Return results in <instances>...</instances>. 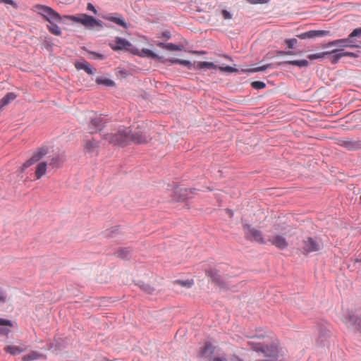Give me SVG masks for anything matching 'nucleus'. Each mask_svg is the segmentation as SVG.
Here are the masks:
<instances>
[{
    "mask_svg": "<svg viewBox=\"0 0 361 361\" xmlns=\"http://www.w3.org/2000/svg\"><path fill=\"white\" fill-rule=\"evenodd\" d=\"M130 130L129 128H122L115 133L106 135L104 139L114 145L124 146L130 142Z\"/></svg>",
    "mask_w": 361,
    "mask_h": 361,
    "instance_id": "f257e3e1",
    "label": "nucleus"
},
{
    "mask_svg": "<svg viewBox=\"0 0 361 361\" xmlns=\"http://www.w3.org/2000/svg\"><path fill=\"white\" fill-rule=\"evenodd\" d=\"M130 141L137 144H145L148 142L152 137L146 128H142L133 133H130Z\"/></svg>",
    "mask_w": 361,
    "mask_h": 361,
    "instance_id": "6e6552de",
    "label": "nucleus"
},
{
    "mask_svg": "<svg viewBox=\"0 0 361 361\" xmlns=\"http://www.w3.org/2000/svg\"><path fill=\"white\" fill-rule=\"evenodd\" d=\"M329 53L330 52H328V51H324V52H320V53L312 54H309L307 56V58L310 60H315V59H322L325 56L328 55Z\"/></svg>",
    "mask_w": 361,
    "mask_h": 361,
    "instance_id": "72a5a7b5",
    "label": "nucleus"
},
{
    "mask_svg": "<svg viewBox=\"0 0 361 361\" xmlns=\"http://www.w3.org/2000/svg\"><path fill=\"white\" fill-rule=\"evenodd\" d=\"M98 147V142L94 140H88L85 145V150L87 153H93Z\"/></svg>",
    "mask_w": 361,
    "mask_h": 361,
    "instance_id": "a878e982",
    "label": "nucleus"
},
{
    "mask_svg": "<svg viewBox=\"0 0 361 361\" xmlns=\"http://www.w3.org/2000/svg\"><path fill=\"white\" fill-rule=\"evenodd\" d=\"M109 45L114 50H121L123 49H128L131 44L125 39L116 37Z\"/></svg>",
    "mask_w": 361,
    "mask_h": 361,
    "instance_id": "dca6fc26",
    "label": "nucleus"
},
{
    "mask_svg": "<svg viewBox=\"0 0 361 361\" xmlns=\"http://www.w3.org/2000/svg\"><path fill=\"white\" fill-rule=\"evenodd\" d=\"M320 336H330V335L329 334H327V332H325V333H322L320 334Z\"/></svg>",
    "mask_w": 361,
    "mask_h": 361,
    "instance_id": "6e6d98bb",
    "label": "nucleus"
},
{
    "mask_svg": "<svg viewBox=\"0 0 361 361\" xmlns=\"http://www.w3.org/2000/svg\"><path fill=\"white\" fill-rule=\"evenodd\" d=\"M75 66L78 69H83V70H85L88 74H93L94 73V71L90 67V63L87 61H84L80 62V63H77L75 64Z\"/></svg>",
    "mask_w": 361,
    "mask_h": 361,
    "instance_id": "c85d7f7f",
    "label": "nucleus"
},
{
    "mask_svg": "<svg viewBox=\"0 0 361 361\" xmlns=\"http://www.w3.org/2000/svg\"><path fill=\"white\" fill-rule=\"evenodd\" d=\"M12 324L9 320L0 318V336H8Z\"/></svg>",
    "mask_w": 361,
    "mask_h": 361,
    "instance_id": "6ab92c4d",
    "label": "nucleus"
},
{
    "mask_svg": "<svg viewBox=\"0 0 361 361\" xmlns=\"http://www.w3.org/2000/svg\"><path fill=\"white\" fill-rule=\"evenodd\" d=\"M323 243L320 238L307 237L301 243V251L304 255L318 252L323 248Z\"/></svg>",
    "mask_w": 361,
    "mask_h": 361,
    "instance_id": "7ed1b4c3",
    "label": "nucleus"
},
{
    "mask_svg": "<svg viewBox=\"0 0 361 361\" xmlns=\"http://www.w3.org/2000/svg\"><path fill=\"white\" fill-rule=\"evenodd\" d=\"M346 324L348 325H357L358 329L361 331V318L357 319L354 317V315H349L345 321Z\"/></svg>",
    "mask_w": 361,
    "mask_h": 361,
    "instance_id": "c756f323",
    "label": "nucleus"
},
{
    "mask_svg": "<svg viewBox=\"0 0 361 361\" xmlns=\"http://www.w3.org/2000/svg\"><path fill=\"white\" fill-rule=\"evenodd\" d=\"M361 34V27H359V28H356L355 30H353V32L349 35V37L350 39L354 37H356L359 35Z\"/></svg>",
    "mask_w": 361,
    "mask_h": 361,
    "instance_id": "ea45409f",
    "label": "nucleus"
},
{
    "mask_svg": "<svg viewBox=\"0 0 361 361\" xmlns=\"http://www.w3.org/2000/svg\"><path fill=\"white\" fill-rule=\"evenodd\" d=\"M261 336H263L262 335H258L256 337H257V338H260Z\"/></svg>",
    "mask_w": 361,
    "mask_h": 361,
    "instance_id": "4d7b16f0",
    "label": "nucleus"
},
{
    "mask_svg": "<svg viewBox=\"0 0 361 361\" xmlns=\"http://www.w3.org/2000/svg\"><path fill=\"white\" fill-rule=\"evenodd\" d=\"M0 3H4L6 4H10L16 7L15 2L13 0H0Z\"/></svg>",
    "mask_w": 361,
    "mask_h": 361,
    "instance_id": "3c124183",
    "label": "nucleus"
},
{
    "mask_svg": "<svg viewBox=\"0 0 361 361\" xmlns=\"http://www.w3.org/2000/svg\"><path fill=\"white\" fill-rule=\"evenodd\" d=\"M27 349V346L24 344H20L18 345H8L5 348V350L7 353H9L11 355H18Z\"/></svg>",
    "mask_w": 361,
    "mask_h": 361,
    "instance_id": "aec40b11",
    "label": "nucleus"
},
{
    "mask_svg": "<svg viewBox=\"0 0 361 361\" xmlns=\"http://www.w3.org/2000/svg\"><path fill=\"white\" fill-rule=\"evenodd\" d=\"M214 352V347H213L209 343H206L205 345L200 350L199 356L204 357L210 361V358H214L212 355Z\"/></svg>",
    "mask_w": 361,
    "mask_h": 361,
    "instance_id": "a211bd4d",
    "label": "nucleus"
},
{
    "mask_svg": "<svg viewBox=\"0 0 361 361\" xmlns=\"http://www.w3.org/2000/svg\"><path fill=\"white\" fill-rule=\"evenodd\" d=\"M341 49V52L342 54V57H343V56L355 57L356 56V55L353 52L345 51L344 49Z\"/></svg>",
    "mask_w": 361,
    "mask_h": 361,
    "instance_id": "c03bdc74",
    "label": "nucleus"
},
{
    "mask_svg": "<svg viewBox=\"0 0 361 361\" xmlns=\"http://www.w3.org/2000/svg\"><path fill=\"white\" fill-rule=\"evenodd\" d=\"M222 71H226L228 73L235 72L237 70L231 66H226V67H219V68Z\"/></svg>",
    "mask_w": 361,
    "mask_h": 361,
    "instance_id": "37998d69",
    "label": "nucleus"
},
{
    "mask_svg": "<svg viewBox=\"0 0 361 361\" xmlns=\"http://www.w3.org/2000/svg\"><path fill=\"white\" fill-rule=\"evenodd\" d=\"M269 241L279 249L283 250L288 247L286 238L281 235H276L269 238Z\"/></svg>",
    "mask_w": 361,
    "mask_h": 361,
    "instance_id": "4468645a",
    "label": "nucleus"
},
{
    "mask_svg": "<svg viewBox=\"0 0 361 361\" xmlns=\"http://www.w3.org/2000/svg\"><path fill=\"white\" fill-rule=\"evenodd\" d=\"M47 169V163L46 161H41L38 163L35 167V176L36 179L41 178L45 175Z\"/></svg>",
    "mask_w": 361,
    "mask_h": 361,
    "instance_id": "412c9836",
    "label": "nucleus"
},
{
    "mask_svg": "<svg viewBox=\"0 0 361 361\" xmlns=\"http://www.w3.org/2000/svg\"><path fill=\"white\" fill-rule=\"evenodd\" d=\"M255 350L262 352L265 357H276L279 354L278 348L275 346L255 347Z\"/></svg>",
    "mask_w": 361,
    "mask_h": 361,
    "instance_id": "ddd939ff",
    "label": "nucleus"
},
{
    "mask_svg": "<svg viewBox=\"0 0 361 361\" xmlns=\"http://www.w3.org/2000/svg\"><path fill=\"white\" fill-rule=\"evenodd\" d=\"M330 32L329 30H310L301 34L297 35L296 36L301 39H312L316 37H321L329 35Z\"/></svg>",
    "mask_w": 361,
    "mask_h": 361,
    "instance_id": "f8f14e48",
    "label": "nucleus"
},
{
    "mask_svg": "<svg viewBox=\"0 0 361 361\" xmlns=\"http://www.w3.org/2000/svg\"><path fill=\"white\" fill-rule=\"evenodd\" d=\"M322 48H329L331 47H336L337 49H343L346 47H357V45L355 44L348 37L345 39H336L330 41L326 44L322 45Z\"/></svg>",
    "mask_w": 361,
    "mask_h": 361,
    "instance_id": "1a4fd4ad",
    "label": "nucleus"
},
{
    "mask_svg": "<svg viewBox=\"0 0 361 361\" xmlns=\"http://www.w3.org/2000/svg\"><path fill=\"white\" fill-rule=\"evenodd\" d=\"M97 83L99 84H104L106 85H110L113 83V82L108 79H97Z\"/></svg>",
    "mask_w": 361,
    "mask_h": 361,
    "instance_id": "a18cd8bd",
    "label": "nucleus"
},
{
    "mask_svg": "<svg viewBox=\"0 0 361 361\" xmlns=\"http://www.w3.org/2000/svg\"><path fill=\"white\" fill-rule=\"evenodd\" d=\"M359 262L361 263V259H360V260H359Z\"/></svg>",
    "mask_w": 361,
    "mask_h": 361,
    "instance_id": "bf43d9fd",
    "label": "nucleus"
},
{
    "mask_svg": "<svg viewBox=\"0 0 361 361\" xmlns=\"http://www.w3.org/2000/svg\"><path fill=\"white\" fill-rule=\"evenodd\" d=\"M87 118L89 119L87 129L90 133H95L104 126L105 121L102 115L95 112H89Z\"/></svg>",
    "mask_w": 361,
    "mask_h": 361,
    "instance_id": "39448f33",
    "label": "nucleus"
},
{
    "mask_svg": "<svg viewBox=\"0 0 361 361\" xmlns=\"http://www.w3.org/2000/svg\"><path fill=\"white\" fill-rule=\"evenodd\" d=\"M282 63L290 64V65L296 66L298 67H307L309 66L308 61H307L305 59L287 61L283 62Z\"/></svg>",
    "mask_w": 361,
    "mask_h": 361,
    "instance_id": "cd10ccee",
    "label": "nucleus"
},
{
    "mask_svg": "<svg viewBox=\"0 0 361 361\" xmlns=\"http://www.w3.org/2000/svg\"><path fill=\"white\" fill-rule=\"evenodd\" d=\"M271 66V64H267V65H264L262 66H259V67H257V68H255L252 70V72H257V71H265L266 69H267L268 68H269Z\"/></svg>",
    "mask_w": 361,
    "mask_h": 361,
    "instance_id": "a19ab883",
    "label": "nucleus"
},
{
    "mask_svg": "<svg viewBox=\"0 0 361 361\" xmlns=\"http://www.w3.org/2000/svg\"><path fill=\"white\" fill-rule=\"evenodd\" d=\"M226 212L229 215L230 217H232L233 216V212L230 209H226Z\"/></svg>",
    "mask_w": 361,
    "mask_h": 361,
    "instance_id": "5fc2aeb1",
    "label": "nucleus"
},
{
    "mask_svg": "<svg viewBox=\"0 0 361 361\" xmlns=\"http://www.w3.org/2000/svg\"><path fill=\"white\" fill-rule=\"evenodd\" d=\"M87 9L88 11H90L93 12L94 14H96V13H97V10H96V8H94V6H93V4H91V3H88V4H87Z\"/></svg>",
    "mask_w": 361,
    "mask_h": 361,
    "instance_id": "8fccbe9b",
    "label": "nucleus"
},
{
    "mask_svg": "<svg viewBox=\"0 0 361 361\" xmlns=\"http://www.w3.org/2000/svg\"><path fill=\"white\" fill-rule=\"evenodd\" d=\"M17 97V95L14 92L7 93L0 100V111L3 109L4 106L8 104L11 101H13Z\"/></svg>",
    "mask_w": 361,
    "mask_h": 361,
    "instance_id": "5701e85b",
    "label": "nucleus"
},
{
    "mask_svg": "<svg viewBox=\"0 0 361 361\" xmlns=\"http://www.w3.org/2000/svg\"><path fill=\"white\" fill-rule=\"evenodd\" d=\"M64 161V158L61 155H56L53 157L49 162V165L53 168L60 167Z\"/></svg>",
    "mask_w": 361,
    "mask_h": 361,
    "instance_id": "393cba45",
    "label": "nucleus"
},
{
    "mask_svg": "<svg viewBox=\"0 0 361 361\" xmlns=\"http://www.w3.org/2000/svg\"><path fill=\"white\" fill-rule=\"evenodd\" d=\"M157 45L162 49H165L169 51H180L182 49V47L172 43L164 44L159 42L157 44Z\"/></svg>",
    "mask_w": 361,
    "mask_h": 361,
    "instance_id": "bb28decb",
    "label": "nucleus"
},
{
    "mask_svg": "<svg viewBox=\"0 0 361 361\" xmlns=\"http://www.w3.org/2000/svg\"><path fill=\"white\" fill-rule=\"evenodd\" d=\"M6 301V293L4 289L0 288V302H5Z\"/></svg>",
    "mask_w": 361,
    "mask_h": 361,
    "instance_id": "79ce46f5",
    "label": "nucleus"
},
{
    "mask_svg": "<svg viewBox=\"0 0 361 361\" xmlns=\"http://www.w3.org/2000/svg\"><path fill=\"white\" fill-rule=\"evenodd\" d=\"M338 145L350 150L361 148V142L351 139H341L338 140Z\"/></svg>",
    "mask_w": 361,
    "mask_h": 361,
    "instance_id": "f3484780",
    "label": "nucleus"
},
{
    "mask_svg": "<svg viewBox=\"0 0 361 361\" xmlns=\"http://www.w3.org/2000/svg\"><path fill=\"white\" fill-rule=\"evenodd\" d=\"M360 204H361V196L360 197Z\"/></svg>",
    "mask_w": 361,
    "mask_h": 361,
    "instance_id": "13d9d810",
    "label": "nucleus"
},
{
    "mask_svg": "<svg viewBox=\"0 0 361 361\" xmlns=\"http://www.w3.org/2000/svg\"><path fill=\"white\" fill-rule=\"evenodd\" d=\"M278 53L280 55H293L294 54V53L291 51H280Z\"/></svg>",
    "mask_w": 361,
    "mask_h": 361,
    "instance_id": "603ef678",
    "label": "nucleus"
},
{
    "mask_svg": "<svg viewBox=\"0 0 361 361\" xmlns=\"http://www.w3.org/2000/svg\"><path fill=\"white\" fill-rule=\"evenodd\" d=\"M35 8L38 13L43 16L49 23H60L61 21V16L51 7L44 5H37Z\"/></svg>",
    "mask_w": 361,
    "mask_h": 361,
    "instance_id": "20e7f679",
    "label": "nucleus"
},
{
    "mask_svg": "<svg viewBox=\"0 0 361 361\" xmlns=\"http://www.w3.org/2000/svg\"><path fill=\"white\" fill-rule=\"evenodd\" d=\"M130 51L135 55L141 57H148L154 59H159L161 57L158 54H155L152 51L148 49H138L137 48L130 49Z\"/></svg>",
    "mask_w": 361,
    "mask_h": 361,
    "instance_id": "2eb2a0df",
    "label": "nucleus"
},
{
    "mask_svg": "<svg viewBox=\"0 0 361 361\" xmlns=\"http://www.w3.org/2000/svg\"><path fill=\"white\" fill-rule=\"evenodd\" d=\"M176 283L183 287H185V288H191L193 285V281L192 280H188V281H176Z\"/></svg>",
    "mask_w": 361,
    "mask_h": 361,
    "instance_id": "c9c22d12",
    "label": "nucleus"
},
{
    "mask_svg": "<svg viewBox=\"0 0 361 361\" xmlns=\"http://www.w3.org/2000/svg\"><path fill=\"white\" fill-rule=\"evenodd\" d=\"M243 231L246 239L255 241L259 244H264L265 240L260 231L252 227L249 224L243 225Z\"/></svg>",
    "mask_w": 361,
    "mask_h": 361,
    "instance_id": "423d86ee",
    "label": "nucleus"
},
{
    "mask_svg": "<svg viewBox=\"0 0 361 361\" xmlns=\"http://www.w3.org/2000/svg\"><path fill=\"white\" fill-rule=\"evenodd\" d=\"M197 68H199V69H204V68H207V69H216L217 68V66H216L214 63L212 62H208V61H201V62H199L197 65Z\"/></svg>",
    "mask_w": 361,
    "mask_h": 361,
    "instance_id": "2f4dec72",
    "label": "nucleus"
},
{
    "mask_svg": "<svg viewBox=\"0 0 361 361\" xmlns=\"http://www.w3.org/2000/svg\"><path fill=\"white\" fill-rule=\"evenodd\" d=\"M192 194V190L188 188H180L179 187H176L174 190V195L173 196V200L175 201H184L188 198L191 197V195Z\"/></svg>",
    "mask_w": 361,
    "mask_h": 361,
    "instance_id": "9b49d317",
    "label": "nucleus"
},
{
    "mask_svg": "<svg viewBox=\"0 0 361 361\" xmlns=\"http://www.w3.org/2000/svg\"><path fill=\"white\" fill-rule=\"evenodd\" d=\"M130 253V250L128 248L120 249L116 252L117 256L122 259L127 258L129 256Z\"/></svg>",
    "mask_w": 361,
    "mask_h": 361,
    "instance_id": "f704fd0d",
    "label": "nucleus"
},
{
    "mask_svg": "<svg viewBox=\"0 0 361 361\" xmlns=\"http://www.w3.org/2000/svg\"><path fill=\"white\" fill-rule=\"evenodd\" d=\"M221 14H222L224 19H225V20H228L232 18L231 14L226 10H223L221 11Z\"/></svg>",
    "mask_w": 361,
    "mask_h": 361,
    "instance_id": "49530a36",
    "label": "nucleus"
},
{
    "mask_svg": "<svg viewBox=\"0 0 361 361\" xmlns=\"http://www.w3.org/2000/svg\"><path fill=\"white\" fill-rule=\"evenodd\" d=\"M251 86L255 89L259 90L264 88L266 85L262 81H254L251 83Z\"/></svg>",
    "mask_w": 361,
    "mask_h": 361,
    "instance_id": "4c0bfd02",
    "label": "nucleus"
},
{
    "mask_svg": "<svg viewBox=\"0 0 361 361\" xmlns=\"http://www.w3.org/2000/svg\"><path fill=\"white\" fill-rule=\"evenodd\" d=\"M330 52L328 55H331L330 57V61L332 64H336L342 58V54L340 49H335L331 51H328Z\"/></svg>",
    "mask_w": 361,
    "mask_h": 361,
    "instance_id": "b1692460",
    "label": "nucleus"
},
{
    "mask_svg": "<svg viewBox=\"0 0 361 361\" xmlns=\"http://www.w3.org/2000/svg\"><path fill=\"white\" fill-rule=\"evenodd\" d=\"M42 357V355L38 353L37 352L32 351L27 355H25L22 357L23 361H32L37 360Z\"/></svg>",
    "mask_w": 361,
    "mask_h": 361,
    "instance_id": "7c9ffc66",
    "label": "nucleus"
},
{
    "mask_svg": "<svg viewBox=\"0 0 361 361\" xmlns=\"http://www.w3.org/2000/svg\"><path fill=\"white\" fill-rule=\"evenodd\" d=\"M168 62H169L171 64H175L178 63L179 59H169L167 60Z\"/></svg>",
    "mask_w": 361,
    "mask_h": 361,
    "instance_id": "864d4df0",
    "label": "nucleus"
},
{
    "mask_svg": "<svg viewBox=\"0 0 361 361\" xmlns=\"http://www.w3.org/2000/svg\"><path fill=\"white\" fill-rule=\"evenodd\" d=\"M64 18L77 23H80L89 29H92L94 27H99V28L103 27V23L102 20H97L87 14H82L80 16H64Z\"/></svg>",
    "mask_w": 361,
    "mask_h": 361,
    "instance_id": "f03ea898",
    "label": "nucleus"
},
{
    "mask_svg": "<svg viewBox=\"0 0 361 361\" xmlns=\"http://www.w3.org/2000/svg\"><path fill=\"white\" fill-rule=\"evenodd\" d=\"M48 153V148L47 147H42L38 148L32 155L30 159L27 160L21 166L20 171L23 172L27 168L32 166L35 163L38 162Z\"/></svg>",
    "mask_w": 361,
    "mask_h": 361,
    "instance_id": "0eeeda50",
    "label": "nucleus"
},
{
    "mask_svg": "<svg viewBox=\"0 0 361 361\" xmlns=\"http://www.w3.org/2000/svg\"><path fill=\"white\" fill-rule=\"evenodd\" d=\"M251 4H266L269 1V0H246Z\"/></svg>",
    "mask_w": 361,
    "mask_h": 361,
    "instance_id": "de8ad7c7",
    "label": "nucleus"
},
{
    "mask_svg": "<svg viewBox=\"0 0 361 361\" xmlns=\"http://www.w3.org/2000/svg\"><path fill=\"white\" fill-rule=\"evenodd\" d=\"M178 64L186 66L188 69H192L195 67L194 64L188 60L179 59Z\"/></svg>",
    "mask_w": 361,
    "mask_h": 361,
    "instance_id": "e433bc0d",
    "label": "nucleus"
},
{
    "mask_svg": "<svg viewBox=\"0 0 361 361\" xmlns=\"http://www.w3.org/2000/svg\"><path fill=\"white\" fill-rule=\"evenodd\" d=\"M115 16H106L105 18L109 21L114 22L116 24L121 25L125 28H127V24L125 22L123 18L120 14H115Z\"/></svg>",
    "mask_w": 361,
    "mask_h": 361,
    "instance_id": "4be33fe9",
    "label": "nucleus"
},
{
    "mask_svg": "<svg viewBox=\"0 0 361 361\" xmlns=\"http://www.w3.org/2000/svg\"><path fill=\"white\" fill-rule=\"evenodd\" d=\"M47 28L49 31L54 35L59 36L61 35V30L56 23H49V25H47Z\"/></svg>",
    "mask_w": 361,
    "mask_h": 361,
    "instance_id": "473e14b6",
    "label": "nucleus"
},
{
    "mask_svg": "<svg viewBox=\"0 0 361 361\" xmlns=\"http://www.w3.org/2000/svg\"><path fill=\"white\" fill-rule=\"evenodd\" d=\"M223 267L221 265L211 266L205 268V274L207 276L210 277L213 282L215 283H220L221 281V274Z\"/></svg>",
    "mask_w": 361,
    "mask_h": 361,
    "instance_id": "9d476101",
    "label": "nucleus"
},
{
    "mask_svg": "<svg viewBox=\"0 0 361 361\" xmlns=\"http://www.w3.org/2000/svg\"><path fill=\"white\" fill-rule=\"evenodd\" d=\"M210 361H232V360L224 357H214V358H210Z\"/></svg>",
    "mask_w": 361,
    "mask_h": 361,
    "instance_id": "09e8293b",
    "label": "nucleus"
},
{
    "mask_svg": "<svg viewBox=\"0 0 361 361\" xmlns=\"http://www.w3.org/2000/svg\"><path fill=\"white\" fill-rule=\"evenodd\" d=\"M285 42L289 49H292V48H293L295 44L298 42V41L296 39L292 38V39H286Z\"/></svg>",
    "mask_w": 361,
    "mask_h": 361,
    "instance_id": "58836bf2",
    "label": "nucleus"
}]
</instances>
